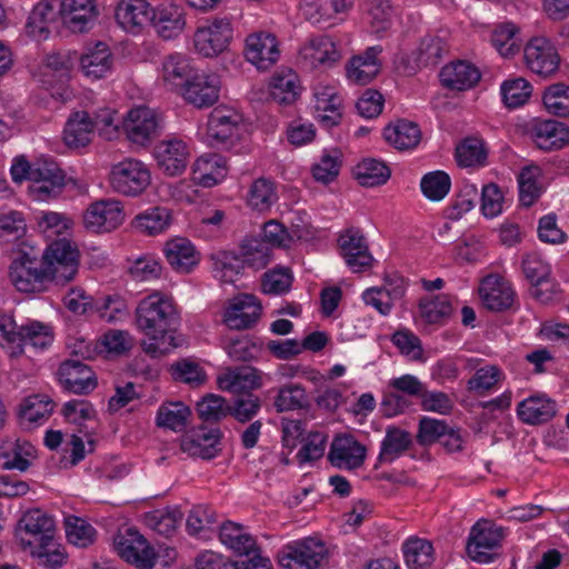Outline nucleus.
I'll return each mask as SVG.
<instances>
[{
  "mask_svg": "<svg viewBox=\"0 0 569 569\" xmlns=\"http://www.w3.org/2000/svg\"><path fill=\"white\" fill-rule=\"evenodd\" d=\"M529 133L541 150H558L569 143V129L556 120L537 119L531 123Z\"/></svg>",
  "mask_w": 569,
  "mask_h": 569,
  "instance_id": "30",
  "label": "nucleus"
},
{
  "mask_svg": "<svg viewBox=\"0 0 569 569\" xmlns=\"http://www.w3.org/2000/svg\"><path fill=\"white\" fill-rule=\"evenodd\" d=\"M26 551L44 569H60L68 559V553L56 537L28 547Z\"/></svg>",
  "mask_w": 569,
  "mask_h": 569,
  "instance_id": "44",
  "label": "nucleus"
},
{
  "mask_svg": "<svg viewBox=\"0 0 569 569\" xmlns=\"http://www.w3.org/2000/svg\"><path fill=\"white\" fill-rule=\"evenodd\" d=\"M278 200V193L273 181L267 178L256 179L248 191V204L258 211H267Z\"/></svg>",
  "mask_w": 569,
  "mask_h": 569,
  "instance_id": "55",
  "label": "nucleus"
},
{
  "mask_svg": "<svg viewBox=\"0 0 569 569\" xmlns=\"http://www.w3.org/2000/svg\"><path fill=\"white\" fill-rule=\"evenodd\" d=\"M11 283L21 292H38L48 282L41 261L29 253L19 251L9 270Z\"/></svg>",
  "mask_w": 569,
  "mask_h": 569,
  "instance_id": "10",
  "label": "nucleus"
},
{
  "mask_svg": "<svg viewBox=\"0 0 569 569\" xmlns=\"http://www.w3.org/2000/svg\"><path fill=\"white\" fill-rule=\"evenodd\" d=\"M299 59L308 68H329L340 59L335 42L328 36L308 39L299 49Z\"/></svg>",
  "mask_w": 569,
  "mask_h": 569,
  "instance_id": "24",
  "label": "nucleus"
},
{
  "mask_svg": "<svg viewBox=\"0 0 569 569\" xmlns=\"http://www.w3.org/2000/svg\"><path fill=\"white\" fill-rule=\"evenodd\" d=\"M271 248L263 240L258 238L247 239L241 247L240 259L243 267L253 270L266 268L271 261Z\"/></svg>",
  "mask_w": 569,
  "mask_h": 569,
  "instance_id": "56",
  "label": "nucleus"
},
{
  "mask_svg": "<svg viewBox=\"0 0 569 569\" xmlns=\"http://www.w3.org/2000/svg\"><path fill=\"white\" fill-rule=\"evenodd\" d=\"M327 556L326 546L316 539H306L287 547L280 563L286 569H320Z\"/></svg>",
  "mask_w": 569,
  "mask_h": 569,
  "instance_id": "18",
  "label": "nucleus"
},
{
  "mask_svg": "<svg viewBox=\"0 0 569 569\" xmlns=\"http://www.w3.org/2000/svg\"><path fill=\"white\" fill-rule=\"evenodd\" d=\"M421 317L432 325H440L449 319L452 312L451 301L448 296L440 295L430 299H423L419 303Z\"/></svg>",
  "mask_w": 569,
  "mask_h": 569,
  "instance_id": "62",
  "label": "nucleus"
},
{
  "mask_svg": "<svg viewBox=\"0 0 569 569\" xmlns=\"http://www.w3.org/2000/svg\"><path fill=\"white\" fill-rule=\"evenodd\" d=\"M94 131L104 140L116 139L119 133L117 112L104 108L93 117L87 111L72 113L66 123L63 140L69 148H82L91 142Z\"/></svg>",
  "mask_w": 569,
  "mask_h": 569,
  "instance_id": "2",
  "label": "nucleus"
},
{
  "mask_svg": "<svg viewBox=\"0 0 569 569\" xmlns=\"http://www.w3.org/2000/svg\"><path fill=\"white\" fill-rule=\"evenodd\" d=\"M160 119L149 107L131 109L123 120L127 138L134 144L146 146L159 133Z\"/></svg>",
  "mask_w": 569,
  "mask_h": 569,
  "instance_id": "17",
  "label": "nucleus"
},
{
  "mask_svg": "<svg viewBox=\"0 0 569 569\" xmlns=\"http://www.w3.org/2000/svg\"><path fill=\"white\" fill-rule=\"evenodd\" d=\"M543 106L550 114L556 117L569 116V86L553 83L549 86L542 97Z\"/></svg>",
  "mask_w": 569,
  "mask_h": 569,
  "instance_id": "63",
  "label": "nucleus"
},
{
  "mask_svg": "<svg viewBox=\"0 0 569 569\" xmlns=\"http://www.w3.org/2000/svg\"><path fill=\"white\" fill-rule=\"evenodd\" d=\"M315 117L325 128L337 126L342 117V98L333 86H318L315 88Z\"/></svg>",
  "mask_w": 569,
  "mask_h": 569,
  "instance_id": "26",
  "label": "nucleus"
},
{
  "mask_svg": "<svg viewBox=\"0 0 569 569\" xmlns=\"http://www.w3.org/2000/svg\"><path fill=\"white\" fill-rule=\"evenodd\" d=\"M79 66L80 71L87 79L99 80L111 74L114 56L107 43L98 42L81 54Z\"/></svg>",
  "mask_w": 569,
  "mask_h": 569,
  "instance_id": "28",
  "label": "nucleus"
},
{
  "mask_svg": "<svg viewBox=\"0 0 569 569\" xmlns=\"http://www.w3.org/2000/svg\"><path fill=\"white\" fill-rule=\"evenodd\" d=\"M152 7L146 0H121L116 9V20L128 32H139L150 23Z\"/></svg>",
  "mask_w": 569,
  "mask_h": 569,
  "instance_id": "37",
  "label": "nucleus"
},
{
  "mask_svg": "<svg viewBox=\"0 0 569 569\" xmlns=\"http://www.w3.org/2000/svg\"><path fill=\"white\" fill-rule=\"evenodd\" d=\"M124 220L122 203L116 199H102L91 203L83 213V226L93 232H109Z\"/></svg>",
  "mask_w": 569,
  "mask_h": 569,
  "instance_id": "15",
  "label": "nucleus"
},
{
  "mask_svg": "<svg viewBox=\"0 0 569 569\" xmlns=\"http://www.w3.org/2000/svg\"><path fill=\"white\" fill-rule=\"evenodd\" d=\"M226 161L217 153H206L199 157L192 166V179L200 186L212 187L226 176Z\"/></svg>",
  "mask_w": 569,
  "mask_h": 569,
  "instance_id": "39",
  "label": "nucleus"
},
{
  "mask_svg": "<svg viewBox=\"0 0 569 569\" xmlns=\"http://www.w3.org/2000/svg\"><path fill=\"white\" fill-rule=\"evenodd\" d=\"M328 461L339 470L353 471L360 469L367 458V448L352 435H338L331 441Z\"/></svg>",
  "mask_w": 569,
  "mask_h": 569,
  "instance_id": "12",
  "label": "nucleus"
},
{
  "mask_svg": "<svg viewBox=\"0 0 569 569\" xmlns=\"http://www.w3.org/2000/svg\"><path fill=\"white\" fill-rule=\"evenodd\" d=\"M232 38L233 28L231 20L227 17L214 18L196 30L193 46L199 54L206 58H213L228 49Z\"/></svg>",
  "mask_w": 569,
  "mask_h": 569,
  "instance_id": "8",
  "label": "nucleus"
},
{
  "mask_svg": "<svg viewBox=\"0 0 569 569\" xmlns=\"http://www.w3.org/2000/svg\"><path fill=\"white\" fill-rule=\"evenodd\" d=\"M66 186V174L51 159H38L31 171L29 194L38 201L56 198Z\"/></svg>",
  "mask_w": 569,
  "mask_h": 569,
  "instance_id": "9",
  "label": "nucleus"
},
{
  "mask_svg": "<svg viewBox=\"0 0 569 569\" xmlns=\"http://www.w3.org/2000/svg\"><path fill=\"white\" fill-rule=\"evenodd\" d=\"M503 380L505 373L500 367L487 365L476 370L467 382V389L483 395L497 388Z\"/></svg>",
  "mask_w": 569,
  "mask_h": 569,
  "instance_id": "57",
  "label": "nucleus"
},
{
  "mask_svg": "<svg viewBox=\"0 0 569 569\" xmlns=\"http://www.w3.org/2000/svg\"><path fill=\"white\" fill-rule=\"evenodd\" d=\"M492 44L503 57H510L520 49L521 40L518 28L511 23H501L492 32Z\"/></svg>",
  "mask_w": 569,
  "mask_h": 569,
  "instance_id": "64",
  "label": "nucleus"
},
{
  "mask_svg": "<svg viewBox=\"0 0 569 569\" xmlns=\"http://www.w3.org/2000/svg\"><path fill=\"white\" fill-rule=\"evenodd\" d=\"M456 158L462 167L483 166L487 159L485 142L479 137H468L456 148Z\"/></svg>",
  "mask_w": 569,
  "mask_h": 569,
  "instance_id": "58",
  "label": "nucleus"
},
{
  "mask_svg": "<svg viewBox=\"0 0 569 569\" xmlns=\"http://www.w3.org/2000/svg\"><path fill=\"white\" fill-rule=\"evenodd\" d=\"M380 52V47H370L362 56L353 57L346 68L348 79L356 84L369 83L379 73L377 57Z\"/></svg>",
  "mask_w": 569,
  "mask_h": 569,
  "instance_id": "40",
  "label": "nucleus"
},
{
  "mask_svg": "<svg viewBox=\"0 0 569 569\" xmlns=\"http://www.w3.org/2000/svg\"><path fill=\"white\" fill-rule=\"evenodd\" d=\"M171 219L169 209L153 207L138 213L132 220V227L146 236H156L169 228Z\"/></svg>",
  "mask_w": 569,
  "mask_h": 569,
  "instance_id": "48",
  "label": "nucleus"
},
{
  "mask_svg": "<svg viewBox=\"0 0 569 569\" xmlns=\"http://www.w3.org/2000/svg\"><path fill=\"white\" fill-rule=\"evenodd\" d=\"M479 295L483 306L492 311L510 308L515 298L511 284L498 274H489L481 281Z\"/></svg>",
  "mask_w": 569,
  "mask_h": 569,
  "instance_id": "29",
  "label": "nucleus"
},
{
  "mask_svg": "<svg viewBox=\"0 0 569 569\" xmlns=\"http://www.w3.org/2000/svg\"><path fill=\"white\" fill-rule=\"evenodd\" d=\"M109 182L116 192L137 197L150 186L151 172L141 160L126 158L111 167Z\"/></svg>",
  "mask_w": 569,
  "mask_h": 569,
  "instance_id": "6",
  "label": "nucleus"
},
{
  "mask_svg": "<svg viewBox=\"0 0 569 569\" xmlns=\"http://www.w3.org/2000/svg\"><path fill=\"white\" fill-rule=\"evenodd\" d=\"M219 537L226 547L238 555L249 556L250 553H254L257 550L254 538L249 535L243 527L237 523H223L220 528Z\"/></svg>",
  "mask_w": 569,
  "mask_h": 569,
  "instance_id": "50",
  "label": "nucleus"
},
{
  "mask_svg": "<svg viewBox=\"0 0 569 569\" xmlns=\"http://www.w3.org/2000/svg\"><path fill=\"white\" fill-rule=\"evenodd\" d=\"M402 552L409 569H429L435 561L432 543L422 538H408L402 545Z\"/></svg>",
  "mask_w": 569,
  "mask_h": 569,
  "instance_id": "45",
  "label": "nucleus"
},
{
  "mask_svg": "<svg viewBox=\"0 0 569 569\" xmlns=\"http://www.w3.org/2000/svg\"><path fill=\"white\" fill-rule=\"evenodd\" d=\"M386 141L398 150H411L421 140V131L415 122L398 120L383 130Z\"/></svg>",
  "mask_w": 569,
  "mask_h": 569,
  "instance_id": "43",
  "label": "nucleus"
},
{
  "mask_svg": "<svg viewBox=\"0 0 569 569\" xmlns=\"http://www.w3.org/2000/svg\"><path fill=\"white\" fill-rule=\"evenodd\" d=\"M60 14L63 24L72 32L89 31L98 18L97 0H62Z\"/></svg>",
  "mask_w": 569,
  "mask_h": 569,
  "instance_id": "20",
  "label": "nucleus"
},
{
  "mask_svg": "<svg viewBox=\"0 0 569 569\" xmlns=\"http://www.w3.org/2000/svg\"><path fill=\"white\" fill-rule=\"evenodd\" d=\"M150 17V23L166 40L178 37L186 26L183 9L173 3H162L152 8Z\"/></svg>",
  "mask_w": 569,
  "mask_h": 569,
  "instance_id": "33",
  "label": "nucleus"
},
{
  "mask_svg": "<svg viewBox=\"0 0 569 569\" xmlns=\"http://www.w3.org/2000/svg\"><path fill=\"white\" fill-rule=\"evenodd\" d=\"M527 67L541 77L551 76L559 66V56L546 38H533L525 48Z\"/></svg>",
  "mask_w": 569,
  "mask_h": 569,
  "instance_id": "22",
  "label": "nucleus"
},
{
  "mask_svg": "<svg viewBox=\"0 0 569 569\" xmlns=\"http://www.w3.org/2000/svg\"><path fill=\"white\" fill-rule=\"evenodd\" d=\"M58 377L66 390L77 395L88 393L97 386L91 368L78 360L62 362L58 370Z\"/></svg>",
  "mask_w": 569,
  "mask_h": 569,
  "instance_id": "31",
  "label": "nucleus"
},
{
  "mask_svg": "<svg viewBox=\"0 0 569 569\" xmlns=\"http://www.w3.org/2000/svg\"><path fill=\"white\" fill-rule=\"evenodd\" d=\"M191 411L182 402H170L162 405L157 413V425L176 432L182 431Z\"/></svg>",
  "mask_w": 569,
  "mask_h": 569,
  "instance_id": "59",
  "label": "nucleus"
},
{
  "mask_svg": "<svg viewBox=\"0 0 569 569\" xmlns=\"http://www.w3.org/2000/svg\"><path fill=\"white\" fill-rule=\"evenodd\" d=\"M406 292V282L402 278L386 279L381 287L368 288L362 293V300L371 306L379 313H390L396 301L400 300Z\"/></svg>",
  "mask_w": 569,
  "mask_h": 569,
  "instance_id": "32",
  "label": "nucleus"
},
{
  "mask_svg": "<svg viewBox=\"0 0 569 569\" xmlns=\"http://www.w3.org/2000/svg\"><path fill=\"white\" fill-rule=\"evenodd\" d=\"M541 169L538 166L523 168L518 176L519 200L521 204L530 207L542 192Z\"/></svg>",
  "mask_w": 569,
  "mask_h": 569,
  "instance_id": "54",
  "label": "nucleus"
},
{
  "mask_svg": "<svg viewBox=\"0 0 569 569\" xmlns=\"http://www.w3.org/2000/svg\"><path fill=\"white\" fill-rule=\"evenodd\" d=\"M162 252L169 266L178 273L191 272L200 261V253L196 247L183 237L166 241Z\"/></svg>",
  "mask_w": 569,
  "mask_h": 569,
  "instance_id": "27",
  "label": "nucleus"
},
{
  "mask_svg": "<svg viewBox=\"0 0 569 569\" xmlns=\"http://www.w3.org/2000/svg\"><path fill=\"white\" fill-rule=\"evenodd\" d=\"M441 83L452 90H467L480 80L479 70L467 61L445 66L440 71Z\"/></svg>",
  "mask_w": 569,
  "mask_h": 569,
  "instance_id": "38",
  "label": "nucleus"
},
{
  "mask_svg": "<svg viewBox=\"0 0 569 569\" xmlns=\"http://www.w3.org/2000/svg\"><path fill=\"white\" fill-rule=\"evenodd\" d=\"M556 413V402L545 393L531 395L517 406L519 419L530 426L548 422Z\"/></svg>",
  "mask_w": 569,
  "mask_h": 569,
  "instance_id": "34",
  "label": "nucleus"
},
{
  "mask_svg": "<svg viewBox=\"0 0 569 569\" xmlns=\"http://www.w3.org/2000/svg\"><path fill=\"white\" fill-rule=\"evenodd\" d=\"M219 433L217 430L199 429L182 441L183 451L190 456L211 459L218 453Z\"/></svg>",
  "mask_w": 569,
  "mask_h": 569,
  "instance_id": "49",
  "label": "nucleus"
},
{
  "mask_svg": "<svg viewBox=\"0 0 569 569\" xmlns=\"http://www.w3.org/2000/svg\"><path fill=\"white\" fill-rule=\"evenodd\" d=\"M182 513L178 508L157 509L146 516V523L162 536L173 533L181 522Z\"/></svg>",
  "mask_w": 569,
  "mask_h": 569,
  "instance_id": "61",
  "label": "nucleus"
},
{
  "mask_svg": "<svg viewBox=\"0 0 569 569\" xmlns=\"http://www.w3.org/2000/svg\"><path fill=\"white\" fill-rule=\"evenodd\" d=\"M180 316L172 297L153 291L141 299L136 309L138 329L148 337L142 342L144 352L162 356L181 346L183 338L173 336Z\"/></svg>",
  "mask_w": 569,
  "mask_h": 569,
  "instance_id": "1",
  "label": "nucleus"
},
{
  "mask_svg": "<svg viewBox=\"0 0 569 569\" xmlns=\"http://www.w3.org/2000/svg\"><path fill=\"white\" fill-rule=\"evenodd\" d=\"M242 132V117L234 109L218 106L207 122L208 142L219 149L229 150L239 141Z\"/></svg>",
  "mask_w": 569,
  "mask_h": 569,
  "instance_id": "7",
  "label": "nucleus"
},
{
  "mask_svg": "<svg viewBox=\"0 0 569 569\" xmlns=\"http://www.w3.org/2000/svg\"><path fill=\"white\" fill-rule=\"evenodd\" d=\"M53 411L52 401L44 395H32L20 405L19 417L27 427L42 425Z\"/></svg>",
  "mask_w": 569,
  "mask_h": 569,
  "instance_id": "47",
  "label": "nucleus"
},
{
  "mask_svg": "<svg viewBox=\"0 0 569 569\" xmlns=\"http://www.w3.org/2000/svg\"><path fill=\"white\" fill-rule=\"evenodd\" d=\"M220 79L217 74H193L183 87V98L197 108H207L219 99Z\"/></svg>",
  "mask_w": 569,
  "mask_h": 569,
  "instance_id": "23",
  "label": "nucleus"
},
{
  "mask_svg": "<svg viewBox=\"0 0 569 569\" xmlns=\"http://www.w3.org/2000/svg\"><path fill=\"white\" fill-rule=\"evenodd\" d=\"M522 270L526 278L535 287L531 295L541 302L551 299V293L545 292L540 286L548 284L550 266L536 254L527 256L522 261Z\"/></svg>",
  "mask_w": 569,
  "mask_h": 569,
  "instance_id": "46",
  "label": "nucleus"
},
{
  "mask_svg": "<svg viewBox=\"0 0 569 569\" xmlns=\"http://www.w3.org/2000/svg\"><path fill=\"white\" fill-rule=\"evenodd\" d=\"M41 264L48 282L64 286L79 270V251L68 240L52 242L43 253Z\"/></svg>",
  "mask_w": 569,
  "mask_h": 569,
  "instance_id": "5",
  "label": "nucleus"
},
{
  "mask_svg": "<svg viewBox=\"0 0 569 569\" xmlns=\"http://www.w3.org/2000/svg\"><path fill=\"white\" fill-rule=\"evenodd\" d=\"M117 551L126 561L139 569H152L156 552L137 530L129 528L114 540Z\"/></svg>",
  "mask_w": 569,
  "mask_h": 569,
  "instance_id": "16",
  "label": "nucleus"
},
{
  "mask_svg": "<svg viewBox=\"0 0 569 569\" xmlns=\"http://www.w3.org/2000/svg\"><path fill=\"white\" fill-rule=\"evenodd\" d=\"M56 523L51 516L40 509L27 511L19 521L16 538L23 550L54 538Z\"/></svg>",
  "mask_w": 569,
  "mask_h": 569,
  "instance_id": "11",
  "label": "nucleus"
},
{
  "mask_svg": "<svg viewBox=\"0 0 569 569\" xmlns=\"http://www.w3.org/2000/svg\"><path fill=\"white\" fill-rule=\"evenodd\" d=\"M261 313L262 306L259 299L253 295L241 293L228 300L222 321L232 330H244L253 327Z\"/></svg>",
  "mask_w": 569,
  "mask_h": 569,
  "instance_id": "14",
  "label": "nucleus"
},
{
  "mask_svg": "<svg viewBox=\"0 0 569 569\" xmlns=\"http://www.w3.org/2000/svg\"><path fill=\"white\" fill-rule=\"evenodd\" d=\"M0 340L11 358L21 356L26 347L34 350L47 349L53 341L50 326L39 321H28L18 326L11 316H0Z\"/></svg>",
  "mask_w": 569,
  "mask_h": 569,
  "instance_id": "3",
  "label": "nucleus"
},
{
  "mask_svg": "<svg viewBox=\"0 0 569 569\" xmlns=\"http://www.w3.org/2000/svg\"><path fill=\"white\" fill-rule=\"evenodd\" d=\"M299 94L298 76L291 70L276 73L270 82L271 99L278 104H291Z\"/></svg>",
  "mask_w": 569,
  "mask_h": 569,
  "instance_id": "51",
  "label": "nucleus"
},
{
  "mask_svg": "<svg viewBox=\"0 0 569 569\" xmlns=\"http://www.w3.org/2000/svg\"><path fill=\"white\" fill-rule=\"evenodd\" d=\"M64 527L68 542L78 548H87L96 540V529L82 518L67 517Z\"/></svg>",
  "mask_w": 569,
  "mask_h": 569,
  "instance_id": "60",
  "label": "nucleus"
},
{
  "mask_svg": "<svg viewBox=\"0 0 569 569\" xmlns=\"http://www.w3.org/2000/svg\"><path fill=\"white\" fill-rule=\"evenodd\" d=\"M62 413L68 423L77 428V432L91 442L90 436L98 428L97 411L93 406L82 399H74L63 405Z\"/></svg>",
  "mask_w": 569,
  "mask_h": 569,
  "instance_id": "36",
  "label": "nucleus"
},
{
  "mask_svg": "<svg viewBox=\"0 0 569 569\" xmlns=\"http://www.w3.org/2000/svg\"><path fill=\"white\" fill-rule=\"evenodd\" d=\"M501 532L487 521L477 522L469 535L467 542L468 556L478 562L488 563L492 557L490 551L499 546Z\"/></svg>",
  "mask_w": 569,
  "mask_h": 569,
  "instance_id": "25",
  "label": "nucleus"
},
{
  "mask_svg": "<svg viewBox=\"0 0 569 569\" xmlns=\"http://www.w3.org/2000/svg\"><path fill=\"white\" fill-rule=\"evenodd\" d=\"M340 256L352 272H362L371 268L373 257L365 237L359 230L348 229L338 239Z\"/></svg>",
  "mask_w": 569,
  "mask_h": 569,
  "instance_id": "19",
  "label": "nucleus"
},
{
  "mask_svg": "<svg viewBox=\"0 0 569 569\" xmlns=\"http://www.w3.org/2000/svg\"><path fill=\"white\" fill-rule=\"evenodd\" d=\"M243 54L258 70H268L280 58L278 40L271 32L254 31L244 39Z\"/></svg>",
  "mask_w": 569,
  "mask_h": 569,
  "instance_id": "13",
  "label": "nucleus"
},
{
  "mask_svg": "<svg viewBox=\"0 0 569 569\" xmlns=\"http://www.w3.org/2000/svg\"><path fill=\"white\" fill-rule=\"evenodd\" d=\"M154 158L159 168L168 176L181 174L189 162L190 151L180 139L160 141L154 148Z\"/></svg>",
  "mask_w": 569,
  "mask_h": 569,
  "instance_id": "21",
  "label": "nucleus"
},
{
  "mask_svg": "<svg viewBox=\"0 0 569 569\" xmlns=\"http://www.w3.org/2000/svg\"><path fill=\"white\" fill-rule=\"evenodd\" d=\"M218 386L221 390L231 393H244L262 385V376L252 367L229 368L218 376Z\"/></svg>",
  "mask_w": 569,
  "mask_h": 569,
  "instance_id": "35",
  "label": "nucleus"
},
{
  "mask_svg": "<svg viewBox=\"0 0 569 569\" xmlns=\"http://www.w3.org/2000/svg\"><path fill=\"white\" fill-rule=\"evenodd\" d=\"M56 12L48 2H39L31 10L26 28L30 37L37 41L46 40L50 33V23Z\"/></svg>",
  "mask_w": 569,
  "mask_h": 569,
  "instance_id": "52",
  "label": "nucleus"
},
{
  "mask_svg": "<svg viewBox=\"0 0 569 569\" xmlns=\"http://www.w3.org/2000/svg\"><path fill=\"white\" fill-rule=\"evenodd\" d=\"M412 446L411 433L399 427H388L380 445L379 463H391Z\"/></svg>",
  "mask_w": 569,
  "mask_h": 569,
  "instance_id": "42",
  "label": "nucleus"
},
{
  "mask_svg": "<svg viewBox=\"0 0 569 569\" xmlns=\"http://www.w3.org/2000/svg\"><path fill=\"white\" fill-rule=\"evenodd\" d=\"M353 176L363 187L383 184L390 178V169L377 159H365L353 168Z\"/></svg>",
  "mask_w": 569,
  "mask_h": 569,
  "instance_id": "53",
  "label": "nucleus"
},
{
  "mask_svg": "<svg viewBox=\"0 0 569 569\" xmlns=\"http://www.w3.org/2000/svg\"><path fill=\"white\" fill-rule=\"evenodd\" d=\"M0 340L11 358L21 356L26 347L34 350L47 349L53 341L50 326L39 321H28L18 326L11 316H0Z\"/></svg>",
  "mask_w": 569,
  "mask_h": 569,
  "instance_id": "4",
  "label": "nucleus"
},
{
  "mask_svg": "<svg viewBox=\"0 0 569 569\" xmlns=\"http://www.w3.org/2000/svg\"><path fill=\"white\" fill-rule=\"evenodd\" d=\"M161 79L171 89L187 84L192 74V67L187 56L171 53L163 58L160 69Z\"/></svg>",
  "mask_w": 569,
  "mask_h": 569,
  "instance_id": "41",
  "label": "nucleus"
}]
</instances>
